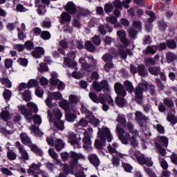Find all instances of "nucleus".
I'll list each match as a JSON object with an SVG mask.
<instances>
[{
	"mask_svg": "<svg viewBox=\"0 0 177 177\" xmlns=\"http://www.w3.org/2000/svg\"><path fill=\"white\" fill-rule=\"evenodd\" d=\"M129 132L124 131L120 128L118 125L116 127V131L119 135V139L123 145H131L133 147H138L139 142L138 138H139V131L133 129V124L128 123L127 125Z\"/></svg>",
	"mask_w": 177,
	"mask_h": 177,
	"instance_id": "obj_1",
	"label": "nucleus"
},
{
	"mask_svg": "<svg viewBox=\"0 0 177 177\" xmlns=\"http://www.w3.org/2000/svg\"><path fill=\"white\" fill-rule=\"evenodd\" d=\"M98 138L95 142V146L97 149H102L103 146H105L106 139L107 142H111L113 140V136L109 128L103 127L102 129H99Z\"/></svg>",
	"mask_w": 177,
	"mask_h": 177,
	"instance_id": "obj_2",
	"label": "nucleus"
},
{
	"mask_svg": "<svg viewBox=\"0 0 177 177\" xmlns=\"http://www.w3.org/2000/svg\"><path fill=\"white\" fill-rule=\"evenodd\" d=\"M47 113L50 122H53L57 129L59 131H63V129H64V122L60 120L62 117H63V113H62V111H60L59 109L55 108L53 109V115H52L50 111H48Z\"/></svg>",
	"mask_w": 177,
	"mask_h": 177,
	"instance_id": "obj_3",
	"label": "nucleus"
},
{
	"mask_svg": "<svg viewBox=\"0 0 177 177\" xmlns=\"http://www.w3.org/2000/svg\"><path fill=\"white\" fill-rule=\"evenodd\" d=\"M88 96L94 103H101L103 104L104 103H106L107 102L108 104H109L111 106H114V100L111 97V96L109 95H103L100 94L99 97L96 95V94L91 92L88 94Z\"/></svg>",
	"mask_w": 177,
	"mask_h": 177,
	"instance_id": "obj_4",
	"label": "nucleus"
},
{
	"mask_svg": "<svg viewBox=\"0 0 177 177\" xmlns=\"http://www.w3.org/2000/svg\"><path fill=\"white\" fill-rule=\"evenodd\" d=\"M147 91V82L143 81L138 84V88L135 90L136 100L140 104L143 103V92Z\"/></svg>",
	"mask_w": 177,
	"mask_h": 177,
	"instance_id": "obj_5",
	"label": "nucleus"
},
{
	"mask_svg": "<svg viewBox=\"0 0 177 177\" xmlns=\"http://www.w3.org/2000/svg\"><path fill=\"white\" fill-rule=\"evenodd\" d=\"M133 160H137L140 164H145L147 167H153V161L149 158H145V155L142 154L139 151H136L134 155L132 156Z\"/></svg>",
	"mask_w": 177,
	"mask_h": 177,
	"instance_id": "obj_6",
	"label": "nucleus"
},
{
	"mask_svg": "<svg viewBox=\"0 0 177 177\" xmlns=\"http://www.w3.org/2000/svg\"><path fill=\"white\" fill-rule=\"evenodd\" d=\"M50 84L53 85V86H57L58 91H64L66 88V84L64 82L60 81L57 79V73L53 72L51 73V78L50 79Z\"/></svg>",
	"mask_w": 177,
	"mask_h": 177,
	"instance_id": "obj_7",
	"label": "nucleus"
},
{
	"mask_svg": "<svg viewBox=\"0 0 177 177\" xmlns=\"http://www.w3.org/2000/svg\"><path fill=\"white\" fill-rule=\"evenodd\" d=\"M71 167H75L78 164V160H85V156L71 151L69 153Z\"/></svg>",
	"mask_w": 177,
	"mask_h": 177,
	"instance_id": "obj_8",
	"label": "nucleus"
},
{
	"mask_svg": "<svg viewBox=\"0 0 177 177\" xmlns=\"http://www.w3.org/2000/svg\"><path fill=\"white\" fill-rule=\"evenodd\" d=\"M81 135L82 133H78V137L75 136L73 133H71L68 135V142L73 146L75 149H80V141L81 140Z\"/></svg>",
	"mask_w": 177,
	"mask_h": 177,
	"instance_id": "obj_9",
	"label": "nucleus"
},
{
	"mask_svg": "<svg viewBox=\"0 0 177 177\" xmlns=\"http://www.w3.org/2000/svg\"><path fill=\"white\" fill-rule=\"evenodd\" d=\"M18 110L22 115H24L26 120H27L28 122H31V120H32V113H30L26 106L19 105Z\"/></svg>",
	"mask_w": 177,
	"mask_h": 177,
	"instance_id": "obj_10",
	"label": "nucleus"
},
{
	"mask_svg": "<svg viewBox=\"0 0 177 177\" xmlns=\"http://www.w3.org/2000/svg\"><path fill=\"white\" fill-rule=\"evenodd\" d=\"M93 88L97 92H101L102 89H109V83L107 80H102L100 83L99 82H94L93 83Z\"/></svg>",
	"mask_w": 177,
	"mask_h": 177,
	"instance_id": "obj_11",
	"label": "nucleus"
},
{
	"mask_svg": "<svg viewBox=\"0 0 177 177\" xmlns=\"http://www.w3.org/2000/svg\"><path fill=\"white\" fill-rule=\"evenodd\" d=\"M41 165L33 163L28 169V173H29L30 175H32L34 177H39L38 175H41V174H42V171L39 169Z\"/></svg>",
	"mask_w": 177,
	"mask_h": 177,
	"instance_id": "obj_12",
	"label": "nucleus"
},
{
	"mask_svg": "<svg viewBox=\"0 0 177 177\" xmlns=\"http://www.w3.org/2000/svg\"><path fill=\"white\" fill-rule=\"evenodd\" d=\"M16 145L19 150V154H21V158L24 161H28L30 156H28V152L24 149V147L20 144V142H17Z\"/></svg>",
	"mask_w": 177,
	"mask_h": 177,
	"instance_id": "obj_13",
	"label": "nucleus"
},
{
	"mask_svg": "<svg viewBox=\"0 0 177 177\" xmlns=\"http://www.w3.org/2000/svg\"><path fill=\"white\" fill-rule=\"evenodd\" d=\"M114 88L115 93H117L118 96H127V91H125V88H124L122 84L117 82L115 84Z\"/></svg>",
	"mask_w": 177,
	"mask_h": 177,
	"instance_id": "obj_14",
	"label": "nucleus"
},
{
	"mask_svg": "<svg viewBox=\"0 0 177 177\" xmlns=\"http://www.w3.org/2000/svg\"><path fill=\"white\" fill-rule=\"evenodd\" d=\"M88 160L90 161L91 164L95 167V168H97V167L100 165V160H99L97 155L95 153H90L88 156Z\"/></svg>",
	"mask_w": 177,
	"mask_h": 177,
	"instance_id": "obj_15",
	"label": "nucleus"
},
{
	"mask_svg": "<svg viewBox=\"0 0 177 177\" xmlns=\"http://www.w3.org/2000/svg\"><path fill=\"white\" fill-rule=\"evenodd\" d=\"M117 35L125 46H128V45H129V40L127 39V32L124 30H121L118 31Z\"/></svg>",
	"mask_w": 177,
	"mask_h": 177,
	"instance_id": "obj_16",
	"label": "nucleus"
},
{
	"mask_svg": "<svg viewBox=\"0 0 177 177\" xmlns=\"http://www.w3.org/2000/svg\"><path fill=\"white\" fill-rule=\"evenodd\" d=\"M156 147L165 146V147H168V138H167L165 136H159L156 138V141L155 142Z\"/></svg>",
	"mask_w": 177,
	"mask_h": 177,
	"instance_id": "obj_17",
	"label": "nucleus"
},
{
	"mask_svg": "<svg viewBox=\"0 0 177 177\" xmlns=\"http://www.w3.org/2000/svg\"><path fill=\"white\" fill-rule=\"evenodd\" d=\"M64 9L68 13H71V15H74V13L77 12V7H75V4L71 1L66 4Z\"/></svg>",
	"mask_w": 177,
	"mask_h": 177,
	"instance_id": "obj_18",
	"label": "nucleus"
},
{
	"mask_svg": "<svg viewBox=\"0 0 177 177\" xmlns=\"http://www.w3.org/2000/svg\"><path fill=\"white\" fill-rule=\"evenodd\" d=\"M59 21L62 24L70 23V21H71V15L66 12H62L59 17Z\"/></svg>",
	"mask_w": 177,
	"mask_h": 177,
	"instance_id": "obj_19",
	"label": "nucleus"
},
{
	"mask_svg": "<svg viewBox=\"0 0 177 177\" xmlns=\"http://www.w3.org/2000/svg\"><path fill=\"white\" fill-rule=\"evenodd\" d=\"M89 122V115H86L85 118H82L77 124H75L76 128H80V127H87Z\"/></svg>",
	"mask_w": 177,
	"mask_h": 177,
	"instance_id": "obj_20",
	"label": "nucleus"
},
{
	"mask_svg": "<svg viewBox=\"0 0 177 177\" xmlns=\"http://www.w3.org/2000/svg\"><path fill=\"white\" fill-rule=\"evenodd\" d=\"M30 131L32 133H34L35 136H37L38 138H41V136H44V132L39 130V128L35 125H31L29 127Z\"/></svg>",
	"mask_w": 177,
	"mask_h": 177,
	"instance_id": "obj_21",
	"label": "nucleus"
},
{
	"mask_svg": "<svg viewBox=\"0 0 177 177\" xmlns=\"http://www.w3.org/2000/svg\"><path fill=\"white\" fill-rule=\"evenodd\" d=\"M108 151H109L110 154H112V156H114V154H115V156L117 157H119V158H124V157H125V154H122L118 151H117V149H115V148L113 147L111 145H109L107 147Z\"/></svg>",
	"mask_w": 177,
	"mask_h": 177,
	"instance_id": "obj_22",
	"label": "nucleus"
},
{
	"mask_svg": "<svg viewBox=\"0 0 177 177\" xmlns=\"http://www.w3.org/2000/svg\"><path fill=\"white\" fill-rule=\"evenodd\" d=\"M79 62L82 64V68L87 72L92 71L93 66L88 65V63L85 61V59L82 57L79 59Z\"/></svg>",
	"mask_w": 177,
	"mask_h": 177,
	"instance_id": "obj_23",
	"label": "nucleus"
},
{
	"mask_svg": "<svg viewBox=\"0 0 177 177\" xmlns=\"http://www.w3.org/2000/svg\"><path fill=\"white\" fill-rule=\"evenodd\" d=\"M158 46H148L146 49L143 50L144 55H154L157 52Z\"/></svg>",
	"mask_w": 177,
	"mask_h": 177,
	"instance_id": "obj_24",
	"label": "nucleus"
},
{
	"mask_svg": "<svg viewBox=\"0 0 177 177\" xmlns=\"http://www.w3.org/2000/svg\"><path fill=\"white\" fill-rule=\"evenodd\" d=\"M64 64L65 66H67V67L77 69V62L75 61H71V59L68 57L64 58Z\"/></svg>",
	"mask_w": 177,
	"mask_h": 177,
	"instance_id": "obj_25",
	"label": "nucleus"
},
{
	"mask_svg": "<svg viewBox=\"0 0 177 177\" xmlns=\"http://www.w3.org/2000/svg\"><path fill=\"white\" fill-rule=\"evenodd\" d=\"M28 147L30 148L31 151H33V153H35L37 154V156H42L44 154V152H42V150L39 149L37 145L35 144H31L28 146Z\"/></svg>",
	"mask_w": 177,
	"mask_h": 177,
	"instance_id": "obj_26",
	"label": "nucleus"
},
{
	"mask_svg": "<svg viewBox=\"0 0 177 177\" xmlns=\"http://www.w3.org/2000/svg\"><path fill=\"white\" fill-rule=\"evenodd\" d=\"M20 136H21V142L24 145H26V146L29 147L32 143L31 142V140L30 139V138H28L27 134L23 133L21 134Z\"/></svg>",
	"mask_w": 177,
	"mask_h": 177,
	"instance_id": "obj_27",
	"label": "nucleus"
},
{
	"mask_svg": "<svg viewBox=\"0 0 177 177\" xmlns=\"http://www.w3.org/2000/svg\"><path fill=\"white\" fill-rule=\"evenodd\" d=\"M59 46L63 48H58V52H59V53H62V55H64V53H66L64 49H67V48H68V44L67 43V41H66V40H62L59 42Z\"/></svg>",
	"mask_w": 177,
	"mask_h": 177,
	"instance_id": "obj_28",
	"label": "nucleus"
},
{
	"mask_svg": "<svg viewBox=\"0 0 177 177\" xmlns=\"http://www.w3.org/2000/svg\"><path fill=\"white\" fill-rule=\"evenodd\" d=\"M124 85L127 92H130V93H132V92L135 91V88H133V84H132V82H129V80H126L124 83Z\"/></svg>",
	"mask_w": 177,
	"mask_h": 177,
	"instance_id": "obj_29",
	"label": "nucleus"
},
{
	"mask_svg": "<svg viewBox=\"0 0 177 177\" xmlns=\"http://www.w3.org/2000/svg\"><path fill=\"white\" fill-rule=\"evenodd\" d=\"M88 122H90V124H92V125H93L94 127H97V125H99L100 121L96 118H94L93 115H92V114L88 113Z\"/></svg>",
	"mask_w": 177,
	"mask_h": 177,
	"instance_id": "obj_30",
	"label": "nucleus"
},
{
	"mask_svg": "<svg viewBox=\"0 0 177 177\" xmlns=\"http://www.w3.org/2000/svg\"><path fill=\"white\" fill-rule=\"evenodd\" d=\"M55 160V164H57V165H59V167H62V169H64V171L65 174H68V165H63V163H62V161H60V160H59V158H57Z\"/></svg>",
	"mask_w": 177,
	"mask_h": 177,
	"instance_id": "obj_31",
	"label": "nucleus"
},
{
	"mask_svg": "<svg viewBox=\"0 0 177 177\" xmlns=\"http://www.w3.org/2000/svg\"><path fill=\"white\" fill-rule=\"evenodd\" d=\"M167 120L169 121V122H171V124H176L177 119L175 117V110H172L171 113H169L167 115Z\"/></svg>",
	"mask_w": 177,
	"mask_h": 177,
	"instance_id": "obj_32",
	"label": "nucleus"
},
{
	"mask_svg": "<svg viewBox=\"0 0 177 177\" xmlns=\"http://www.w3.org/2000/svg\"><path fill=\"white\" fill-rule=\"evenodd\" d=\"M120 55L122 59H127V55H129V56H132V53L131 52L130 49L123 48V50H120Z\"/></svg>",
	"mask_w": 177,
	"mask_h": 177,
	"instance_id": "obj_33",
	"label": "nucleus"
},
{
	"mask_svg": "<svg viewBox=\"0 0 177 177\" xmlns=\"http://www.w3.org/2000/svg\"><path fill=\"white\" fill-rule=\"evenodd\" d=\"M55 147L57 151H60L63 147H64V142L61 139H58L55 141Z\"/></svg>",
	"mask_w": 177,
	"mask_h": 177,
	"instance_id": "obj_34",
	"label": "nucleus"
},
{
	"mask_svg": "<svg viewBox=\"0 0 177 177\" xmlns=\"http://www.w3.org/2000/svg\"><path fill=\"white\" fill-rule=\"evenodd\" d=\"M27 106L28 107V111L30 113H38V106H37L33 102H28L27 104Z\"/></svg>",
	"mask_w": 177,
	"mask_h": 177,
	"instance_id": "obj_35",
	"label": "nucleus"
},
{
	"mask_svg": "<svg viewBox=\"0 0 177 177\" xmlns=\"http://www.w3.org/2000/svg\"><path fill=\"white\" fill-rule=\"evenodd\" d=\"M48 96L50 97H52L53 99H55V100H62L63 99V97L62 96V93L60 92H56V93H48Z\"/></svg>",
	"mask_w": 177,
	"mask_h": 177,
	"instance_id": "obj_36",
	"label": "nucleus"
},
{
	"mask_svg": "<svg viewBox=\"0 0 177 177\" xmlns=\"http://www.w3.org/2000/svg\"><path fill=\"white\" fill-rule=\"evenodd\" d=\"M115 104L118 106H125V99L121 95H118L115 100Z\"/></svg>",
	"mask_w": 177,
	"mask_h": 177,
	"instance_id": "obj_37",
	"label": "nucleus"
},
{
	"mask_svg": "<svg viewBox=\"0 0 177 177\" xmlns=\"http://www.w3.org/2000/svg\"><path fill=\"white\" fill-rule=\"evenodd\" d=\"M135 115L136 120H137V121H146V120H147V118L144 116L143 113H142L140 111H136Z\"/></svg>",
	"mask_w": 177,
	"mask_h": 177,
	"instance_id": "obj_38",
	"label": "nucleus"
},
{
	"mask_svg": "<svg viewBox=\"0 0 177 177\" xmlns=\"http://www.w3.org/2000/svg\"><path fill=\"white\" fill-rule=\"evenodd\" d=\"M0 117L3 120V121H8L10 119V113L8 111H3L1 113Z\"/></svg>",
	"mask_w": 177,
	"mask_h": 177,
	"instance_id": "obj_39",
	"label": "nucleus"
},
{
	"mask_svg": "<svg viewBox=\"0 0 177 177\" xmlns=\"http://www.w3.org/2000/svg\"><path fill=\"white\" fill-rule=\"evenodd\" d=\"M160 71L161 70L160 69V67H157V66L151 67L149 68V73L153 75H157V74H160Z\"/></svg>",
	"mask_w": 177,
	"mask_h": 177,
	"instance_id": "obj_40",
	"label": "nucleus"
},
{
	"mask_svg": "<svg viewBox=\"0 0 177 177\" xmlns=\"http://www.w3.org/2000/svg\"><path fill=\"white\" fill-rule=\"evenodd\" d=\"M59 106L65 111H67L68 109H70V104L68 103V101L66 100H64L62 102H61Z\"/></svg>",
	"mask_w": 177,
	"mask_h": 177,
	"instance_id": "obj_41",
	"label": "nucleus"
},
{
	"mask_svg": "<svg viewBox=\"0 0 177 177\" xmlns=\"http://www.w3.org/2000/svg\"><path fill=\"white\" fill-rule=\"evenodd\" d=\"M85 48L88 52H93L95 50V46L91 41L86 42Z\"/></svg>",
	"mask_w": 177,
	"mask_h": 177,
	"instance_id": "obj_42",
	"label": "nucleus"
},
{
	"mask_svg": "<svg viewBox=\"0 0 177 177\" xmlns=\"http://www.w3.org/2000/svg\"><path fill=\"white\" fill-rule=\"evenodd\" d=\"M32 119L33 120L35 124H38L39 125H41L42 124V119L41 118V116L39 115H34L32 116Z\"/></svg>",
	"mask_w": 177,
	"mask_h": 177,
	"instance_id": "obj_43",
	"label": "nucleus"
},
{
	"mask_svg": "<svg viewBox=\"0 0 177 177\" xmlns=\"http://www.w3.org/2000/svg\"><path fill=\"white\" fill-rule=\"evenodd\" d=\"M69 46L70 48H74V46H76L79 49H82L84 48V45L82 43H74V40H72L71 41H69Z\"/></svg>",
	"mask_w": 177,
	"mask_h": 177,
	"instance_id": "obj_44",
	"label": "nucleus"
},
{
	"mask_svg": "<svg viewBox=\"0 0 177 177\" xmlns=\"http://www.w3.org/2000/svg\"><path fill=\"white\" fill-rule=\"evenodd\" d=\"M48 154L50 157L53 158V160L56 158H59V155L57 154V153H56V151H55L54 149H52V148L49 149Z\"/></svg>",
	"mask_w": 177,
	"mask_h": 177,
	"instance_id": "obj_45",
	"label": "nucleus"
},
{
	"mask_svg": "<svg viewBox=\"0 0 177 177\" xmlns=\"http://www.w3.org/2000/svg\"><path fill=\"white\" fill-rule=\"evenodd\" d=\"M3 96L4 99L7 100V102H9V100H10V97H12V91L10 90H6L3 93Z\"/></svg>",
	"mask_w": 177,
	"mask_h": 177,
	"instance_id": "obj_46",
	"label": "nucleus"
},
{
	"mask_svg": "<svg viewBox=\"0 0 177 177\" xmlns=\"http://www.w3.org/2000/svg\"><path fill=\"white\" fill-rule=\"evenodd\" d=\"M138 73L140 75H147V73H146V71L145 70V66L144 65H139L138 66Z\"/></svg>",
	"mask_w": 177,
	"mask_h": 177,
	"instance_id": "obj_47",
	"label": "nucleus"
},
{
	"mask_svg": "<svg viewBox=\"0 0 177 177\" xmlns=\"http://www.w3.org/2000/svg\"><path fill=\"white\" fill-rule=\"evenodd\" d=\"M7 157L8 160L13 161L14 160H16L17 156H16V153L12 151H8L7 152Z\"/></svg>",
	"mask_w": 177,
	"mask_h": 177,
	"instance_id": "obj_48",
	"label": "nucleus"
},
{
	"mask_svg": "<svg viewBox=\"0 0 177 177\" xmlns=\"http://www.w3.org/2000/svg\"><path fill=\"white\" fill-rule=\"evenodd\" d=\"M38 84H39L38 81L34 79L29 80L28 82V88H34V86H38Z\"/></svg>",
	"mask_w": 177,
	"mask_h": 177,
	"instance_id": "obj_49",
	"label": "nucleus"
},
{
	"mask_svg": "<svg viewBox=\"0 0 177 177\" xmlns=\"http://www.w3.org/2000/svg\"><path fill=\"white\" fill-rule=\"evenodd\" d=\"M159 161L160 162V165L163 169H168V163L165 160L162 159L161 156H159Z\"/></svg>",
	"mask_w": 177,
	"mask_h": 177,
	"instance_id": "obj_50",
	"label": "nucleus"
},
{
	"mask_svg": "<svg viewBox=\"0 0 177 177\" xmlns=\"http://www.w3.org/2000/svg\"><path fill=\"white\" fill-rule=\"evenodd\" d=\"M77 118V115L75 113H67L66 120L69 121V122H73L74 120Z\"/></svg>",
	"mask_w": 177,
	"mask_h": 177,
	"instance_id": "obj_51",
	"label": "nucleus"
},
{
	"mask_svg": "<svg viewBox=\"0 0 177 177\" xmlns=\"http://www.w3.org/2000/svg\"><path fill=\"white\" fill-rule=\"evenodd\" d=\"M111 162L113 167H120V158H118V156H113L111 159Z\"/></svg>",
	"mask_w": 177,
	"mask_h": 177,
	"instance_id": "obj_52",
	"label": "nucleus"
},
{
	"mask_svg": "<svg viewBox=\"0 0 177 177\" xmlns=\"http://www.w3.org/2000/svg\"><path fill=\"white\" fill-rule=\"evenodd\" d=\"M122 167L126 172H131L133 169V167L128 163H122Z\"/></svg>",
	"mask_w": 177,
	"mask_h": 177,
	"instance_id": "obj_53",
	"label": "nucleus"
},
{
	"mask_svg": "<svg viewBox=\"0 0 177 177\" xmlns=\"http://www.w3.org/2000/svg\"><path fill=\"white\" fill-rule=\"evenodd\" d=\"M102 60L104 62H111L113 60V55L109 53L104 54L102 56Z\"/></svg>",
	"mask_w": 177,
	"mask_h": 177,
	"instance_id": "obj_54",
	"label": "nucleus"
},
{
	"mask_svg": "<svg viewBox=\"0 0 177 177\" xmlns=\"http://www.w3.org/2000/svg\"><path fill=\"white\" fill-rule=\"evenodd\" d=\"M167 46L170 48V49H175V48H176V41H174V40H168L167 42Z\"/></svg>",
	"mask_w": 177,
	"mask_h": 177,
	"instance_id": "obj_55",
	"label": "nucleus"
},
{
	"mask_svg": "<svg viewBox=\"0 0 177 177\" xmlns=\"http://www.w3.org/2000/svg\"><path fill=\"white\" fill-rule=\"evenodd\" d=\"M18 63L24 67H27V65L28 64V60H27L26 58H19L18 59Z\"/></svg>",
	"mask_w": 177,
	"mask_h": 177,
	"instance_id": "obj_56",
	"label": "nucleus"
},
{
	"mask_svg": "<svg viewBox=\"0 0 177 177\" xmlns=\"http://www.w3.org/2000/svg\"><path fill=\"white\" fill-rule=\"evenodd\" d=\"M163 102L167 107H172L174 106V102L169 98H165Z\"/></svg>",
	"mask_w": 177,
	"mask_h": 177,
	"instance_id": "obj_57",
	"label": "nucleus"
},
{
	"mask_svg": "<svg viewBox=\"0 0 177 177\" xmlns=\"http://www.w3.org/2000/svg\"><path fill=\"white\" fill-rule=\"evenodd\" d=\"M24 99L26 102H30V100H31V92H30V91H26L24 93Z\"/></svg>",
	"mask_w": 177,
	"mask_h": 177,
	"instance_id": "obj_58",
	"label": "nucleus"
},
{
	"mask_svg": "<svg viewBox=\"0 0 177 177\" xmlns=\"http://www.w3.org/2000/svg\"><path fill=\"white\" fill-rule=\"evenodd\" d=\"M41 37L42 38V39H50V33L48 31H43L41 33Z\"/></svg>",
	"mask_w": 177,
	"mask_h": 177,
	"instance_id": "obj_59",
	"label": "nucleus"
},
{
	"mask_svg": "<svg viewBox=\"0 0 177 177\" xmlns=\"http://www.w3.org/2000/svg\"><path fill=\"white\" fill-rule=\"evenodd\" d=\"M1 82L3 85H5L7 88H11L12 87V83L8 79H5V78L4 79H1Z\"/></svg>",
	"mask_w": 177,
	"mask_h": 177,
	"instance_id": "obj_60",
	"label": "nucleus"
},
{
	"mask_svg": "<svg viewBox=\"0 0 177 177\" xmlns=\"http://www.w3.org/2000/svg\"><path fill=\"white\" fill-rule=\"evenodd\" d=\"M113 67H114V64H113V62H107L104 65V68L107 73H109V71H110V70H111Z\"/></svg>",
	"mask_w": 177,
	"mask_h": 177,
	"instance_id": "obj_61",
	"label": "nucleus"
},
{
	"mask_svg": "<svg viewBox=\"0 0 177 177\" xmlns=\"http://www.w3.org/2000/svg\"><path fill=\"white\" fill-rule=\"evenodd\" d=\"M38 70L40 73H44V71H48V66L46 65V64L41 63Z\"/></svg>",
	"mask_w": 177,
	"mask_h": 177,
	"instance_id": "obj_62",
	"label": "nucleus"
},
{
	"mask_svg": "<svg viewBox=\"0 0 177 177\" xmlns=\"http://www.w3.org/2000/svg\"><path fill=\"white\" fill-rule=\"evenodd\" d=\"M114 8L113 7V4H106L104 6V11L106 13H110V12H112Z\"/></svg>",
	"mask_w": 177,
	"mask_h": 177,
	"instance_id": "obj_63",
	"label": "nucleus"
},
{
	"mask_svg": "<svg viewBox=\"0 0 177 177\" xmlns=\"http://www.w3.org/2000/svg\"><path fill=\"white\" fill-rule=\"evenodd\" d=\"M167 62H174V60L175 59V54L171 53H168L167 54Z\"/></svg>",
	"mask_w": 177,
	"mask_h": 177,
	"instance_id": "obj_64",
	"label": "nucleus"
}]
</instances>
